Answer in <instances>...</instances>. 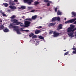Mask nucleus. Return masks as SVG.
I'll return each mask as SVG.
<instances>
[{
    "instance_id": "1",
    "label": "nucleus",
    "mask_w": 76,
    "mask_h": 76,
    "mask_svg": "<svg viewBox=\"0 0 76 76\" xmlns=\"http://www.w3.org/2000/svg\"><path fill=\"white\" fill-rule=\"evenodd\" d=\"M75 26L74 25L72 24L70 25V27H69L67 29V32H68L67 34L69 37H72L73 36L74 31L76 30V28H75Z\"/></svg>"
},
{
    "instance_id": "2",
    "label": "nucleus",
    "mask_w": 76,
    "mask_h": 76,
    "mask_svg": "<svg viewBox=\"0 0 76 76\" xmlns=\"http://www.w3.org/2000/svg\"><path fill=\"white\" fill-rule=\"evenodd\" d=\"M11 22H13L14 23H15V25H19L20 24V26H21L22 27H23V28H25L24 26H25V25L23 24V23H21V22H19L18 21V20L17 19H11Z\"/></svg>"
},
{
    "instance_id": "3",
    "label": "nucleus",
    "mask_w": 76,
    "mask_h": 76,
    "mask_svg": "<svg viewBox=\"0 0 76 76\" xmlns=\"http://www.w3.org/2000/svg\"><path fill=\"white\" fill-rule=\"evenodd\" d=\"M56 20L60 21V17H55L53 18L52 19V22H55V21H56Z\"/></svg>"
},
{
    "instance_id": "4",
    "label": "nucleus",
    "mask_w": 76,
    "mask_h": 76,
    "mask_svg": "<svg viewBox=\"0 0 76 76\" xmlns=\"http://www.w3.org/2000/svg\"><path fill=\"white\" fill-rule=\"evenodd\" d=\"M75 20H76V18L66 21L65 22V23L66 24L67 23H73V22H75Z\"/></svg>"
},
{
    "instance_id": "5",
    "label": "nucleus",
    "mask_w": 76,
    "mask_h": 76,
    "mask_svg": "<svg viewBox=\"0 0 76 76\" xmlns=\"http://www.w3.org/2000/svg\"><path fill=\"white\" fill-rule=\"evenodd\" d=\"M30 23H31V22L28 21H25L24 22L25 26L24 27H28V26H29V25H30Z\"/></svg>"
},
{
    "instance_id": "6",
    "label": "nucleus",
    "mask_w": 76,
    "mask_h": 76,
    "mask_svg": "<svg viewBox=\"0 0 76 76\" xmlns=\"http://www.w3.org/2000/svg\"><path fill=\"white\" fill-rule=\"evenodd\" d=\"M9 28H13V29H17L18 27L16 26H13V24L12 23H10V25L9 26Z\"/></svg>"
},
{
    "instance_id": "7",
    "label": "nucleus",
    "mask_w": 76,
    "mask_h": 76,
    "mask_svg": "<svg viewBox=\"0 0 76 76\" xmlns=\"http://www.w3.org/2000/svg\"><path fill=\"white\" fill-rule=\"evenodd\" d=\"M24 3H27L28 4H31L32 2H33V0H24Z\"/></svg>"
},
{
    "instance_id": "8",
    "label": "nucleus",
    "mask_w": 76,
    "mask_h": 76,
    "mask_svg": "<svg viewBox=\"0 0 76 76\" xmlns=\"http://www.w3.org/2000/svg\"><path fill=\"white\" fill-rule=\"evenodd\" d=\"M53 37H57L59 35L60 33L56 32V31H55L53 33Z\"/></svg>"
},
{
    "instance_id": "9",
    "label": "nucleus",
    "mask_w": 76,
    "mask_h": 76,
    "mask_svg": "<svg viewBox=\"0 0 76 76\" xmlns=\"http://www.w3.org/2000/svg\"><path fill=\"white\" fill-rule=\"evenodd\" d=\"M9 7L12 10H15V9H16V7L14 6H12V5H10L9 6Z\"/></svg>"
},
{
    "instance_id": "10",
    "label": "nucleus",
    "mask_w": 76,
    "mask_h": 76,
    "mask_svg": "<svg viewBox=\"0 0 76 76\" xmlns=\"http://www.w3.org/2000/svg\"><path fill=\"white\" fill-rule=\"evenodd\" d=\"M62 26H63L62 24H60L58 27V29H61L63 28Z\"/></svg>"
},
{
    "instance_id": "11",
    "label": "nucleus",
    "mask_w": 76,
    "mask_h": 76,
    "mask_svg": "<svg viewBox=\"0 0 76 76\" xmlns=\"http://www.w3.org/2000/svg\"><path fill=\"white\" fill-rule=\"evenodd\" d=\"M9 3L10 5H15V4L14 2L13 1H9Z\"/></svg>"
},
{
    "instance_id": "12",
    "label": "nucleus",
    "mask_w": 76,
    "mask_h": 76,
    "mask_svg": "<svg viewBox=\"0 0 76 76\" xmlns=\"http://www.w3.org/2000/svg\"><path fill=\"white\" fill-rule=\"evenodd\" d=\"M56 23H49V24H48V26L49 27L50 26H54L55 25H56Z\"/></svg>"
},
{
    "instance_id": "13",
    "label": "nucleus",
    "mask_w": 76,
    "mask_h": 76,
    "mask_svg": "<svg viewBox=\"0 0 76 76\" xmlns=\"http://www.w3.org/2000/svg\"><path fill=\"white\" fill-rule=\"evenodd\" d=\"M41 32V30H36L35 31V34H39Z\"/></svg>"
},
{
    "instance_id": "14",
    "label": "nucleus",
    "mask_w": 76,
    "mask_h": 76,
    "mask_svg": "<svg viewBox=\"0 0 76 76\" xmlns=\"http://www.w3.org/2000/svg\"><path fill=\"white\" fill-rule=\"evenodd\" d=\"M37 18V15H35L32 16L31 18L32 20H35Z\"/></svg>"
},
{
    "instance_id": "15",
    "label": "nucleus",
    "mask_w": 76,
    "mask_h": 76,
    "mask_svg": "<svg viewBox=\"0 0 76 76\" xmlns=\"http://www.w3.org/2000/svg\"><path fill=\"white\" fill-rule=\"evenodd\" d=\"M57 15L58 16H59V15H62V12H60V11L58 10L57 12Z\"/></svg>"
},
{
    "instance_id": "16",
    "label": "nucleus",
    "mask_w": 76,
    "mask_h": 76,
    "mask_svg": "<svg viewBox=\"0 0 76 76\" xmlns=\"http://www.w3.org/2000/svg\"><path fill=\"white\" fill-rule=\"evenodd\" d=\"M46 2H49L47 3V6H50V3H51V1H44V3H46Z\"/></svg>"
},
{
    "instance_id": "17",
    "label": "nucleus",
    "mask_w": 76,
    "mask_h": 76,
    "mask_svg": "<svg viewBox=\"0 0 76 76\" xmlns=\"http://www.w3.org/2000/svg\"><path fill=\"white\" fill-rule=\"evenodd\" d=\"M18 9H22V10H24V9H26V7L25 6H22L20 7H18Z\"/></svg>"
},
{
    "instance_id": "18",
    "label": "nucleus",
    "mask_w": 76,
    "mask_h": 76,
    "mask_svg": "<svg viewBox=\"0 0 76 76\" xmlns=\"http://www.w3.org/2000/svg\"><path fill=\"white\" fill-rule=\"evenodd\" d=\"M3 31L5 32H9V29H7V28H5L3 30Z\"/></svg>"
},
{
    "instance_id": "19",
    "label": "nucleus",
    "mask_w": 76,
    "mask_h": 76,
    "mask_svg": "<svg viewBox=\"0 0 76 76\" xmlns=\"http://www.w3.org/2000/svg\"><path fill=\"white\" fill-rule=\"evenodd\" d=\"M0 13H1L3 16H6V15L4 14V12H2V10L0 11Z\"/></svg>"
},
{
    "instance_id": "20",
    "label": "nucleus",
    "mask_w": 76,
    "mask_h": 76,
    "mask_svg": "<svg viewBox=\"0 0 76 76\" xmlns=\"http://www.w3.org/2000/svg\"><path fill=\"white\" fill-rule=\"evenodd\" d=\"M73 50H75V51H73L72 52L73 54H76V48H73Z\"/></svg>"
},
{
    "instance_id": "21",
    "label": "nucleus",
    "mask_w": 76,
    "mask_h": 76,
    "mask_svg": "<svg viewBox=\"0 0 76 76\" xmlns=\"http://www.w3.org/2000/svg\"><path fill=\"white\" fill-rule=\"evenodd\" d=\"M72 17H74V16H76V13L75 12H72Z\"/></svg>"
},
{
    "instance_id": "22",
    "label": "nucleus",
    "mask_w": 76,
    "mask_h": 76,
    "mask_svg": "<svg viewBox=\"0 0 76 76\" xmlns=\"http://www.w3.org/2000/svg\"><path fill=\"white\" fill-rule=\"evenodd\" d=\"M15 31H16L17 33L18 34H21V33L19 31V29H17L15 30Z\"/></svg>"
},
{
    "instance_id": "23",
    "label": "nucleus",
    "mask_w": 76,
    "mask_h": 76,
    "mask_svg": "<svg viewBox=\"0 0 76 76\" xmlns=\"http://www.w3.org/2000/svg\"><path fill=\"white\" fill-rule=\"evenodd\" d=\"M3 29H4V26L3 25H1L0 26V31L2 30Z\"/></svg>"
},
{
    "instance_id": "24",
    "label": "nucleus",
    "mask_w": 76,
    "mask_h": 76,
    "mask_svg": "<svg viewBox=\"0 0 76 76\" xmlns=\"http://www.w3.org/2000/svg\"><path fill=\"white\" fill-rule=\"evenodd\" d=\"M16 16L15 15H13L12 16H11V17H10V18L12 19H15V18H16Z\"/></svg>"
},
{
    "instance_id": "25",
    "label": "nucleus",
    "mask_w": 76,
    "mask_h": 76,
    "mask_svg": "<svg viewBox=\"0 0 76 76\" xmlns=\"http://www.w3.org/2000/svg\"><path fill=\"white\" fill-rule=\"evenodd\" d=\"M39 38L41 39H44V37L42 36H39Z\"/></svg>"
},
{
    "instance_id": "26",
    "label": "nucleus",
    "mask_w": 76,
    "mask_h": 76,
    "mask_svg": "<svg viewBox=\"0 0 76 76\" xmlns=\"http://www.w3.org/2000/svg\"><path fill=\"white\" fill-rule=\"evenodd\" d=\"M3 5H4L5 7H7V6H9V4L6 3H4L3 4Z\"/></svg>"
},
{
    "instance_id": "27",
    "label": "nucleus",
    "mask_w": 76,
    "mask_h": 76,
    "mask_svg": "<svg viewBox=\"0 0 76 76\" xmlns=\"http://www.w3.org/2000/svg\"><path fill=\"white\" fill-rule=\"evenodd\" d=\"M26 20H29V21H31L32 20V19L31 18H26L25 19Z\"/></svg>"
},
{
    "instance_id": "28",
    "label": "nucleus",
    "mask_w": 76,
    "mask_h": 76,
    "mask_svg": "<svg viewBox=\"0 0 76 76\" xmlns=\"http://www.w3.org/2000/svg\"><path fill=\"white\" fill-rule=\"evenodd\" d=\"M39 3V2L38 1H35L34 2V5H37V4H38Z\"/></svg>"
},
{
    "instance_id": "29",
    "label": "nucleus",
    "mask_w": 76,
    "mask_h": 76,
    "mask_svg": "<svg viewBox=\"0 0 76 76\" xmlns=\"http://www.w3.org/2000/svg\"><path fill=\"white\" fill-rule=\"evenodd\" d=\"M34 34L33 33H31L29 35V37H32V36H34Z\"/></svg>"
},
{
    "instance_id": "30",
    "label": "nucleus",
    "mask_w": 76,
    "mask_h": 76,
    "mask_svg": "<svg viewBox=\"0 0 76 76\" xmlns=\"http://www.w3.org/2000/svg\"><path fill=\"white\" fill-rule=\"evenodd\" d=\"M21 29L22 30V31H25V32H29V30H22L23 29V28H21Z\"/></svg>"
},
{
    "instance_id": "31",
    "label": "nucleus",
    "mask_w": 76,
    "mask_h": 76,
    "mask_svg": "<svg viewBox=\"0 0 76 76\" xmlns=\"http://www.w3.org/2000/svg\"><path fill=\"white\" fill-rule=\"evenodd\" d=\"M32 38V39H34V38H37V36L36 35H33Z\"/></svg>"
},
{
    "instance_id": "32",
    "label": "nucleus",
    "mask_w": 76,
    "mask_h": 76,
    "mask_svg": "<svg viewBox=\"0 0 76 76\" xmlns=\"http://www.w3.org/2000/svg\"><path fill=\"white\" fill-rule=\"evenodd\" d=\"M69 54V51H67L64 54L65 56H67Z\"/></svg>"
},
{
    "instance_id": "33",
    "label": "nucleus",
    "mask_w": 76,
    "mask_h": 76,
    "mask_svg": "<svg viewBox=\"0 0 76 76\" xmlns=\"http://www.w3.org/2000/svg\"><path fill=\"white\" fill-rule=\"evenodd\" d=\"M53 33V31L51 30H50L49 32V34H52Z\"/></svg>"
},
{
    "instance_id": "34",
    "label": "nucleus",
    "mask_w": 76,
    "mask_h": 76,
    "mask_svg": "<svg viewBox=\"0 0 76 76\" xmlns=\"http://www.w3.org/2000/svg\"><path fill=\"white\" fill-rule=\"evenodd\" d=\"M55 12H57V7H56L55 8Z\"/></svg>"
},
{
    "instance_id": "35",
    "label": "nucleus",
    "mask_w": 76,
    "mask_h": 76,
    "mask_svg": "<svg viewBox=\"0 0 76 76\" xmlns=\"http://www.w3.org/2000/svg\"><path fill=\"white\" fill-rule=\"evenodd\" d=\"M2 22H3V20L0 18V22H1L0 24H1V23H1Z\"/></svg>"
},
{
    "instance_id": "36",
    "label": "nucleus",
    "mask_w": 76,
    "mask_h": 76,
    "mask_svg": "<svg viewBox=\"0 0 76 76\" xmlns=\"http://www.w3.org/2000/svg\"><path fill=\"white\" fill-rule=\"evenodd\" d=\"M42 28V26H39V27H37V28L38 29H40V28Z\"/></svg>"
},
{
    "instance_id": "37",
    "label": "nucleus",
    "mask_w": 76,
    "mask_h": 76,
    "mask_svg": "<svg viewBox=\"0 0 76 76\" xmlns=\"http://www.w3.org/2000/svg\"><path fill=\"white\" fill-rule=\"evenodd\" d=\"M14 2H18V0H14Z\"/></svg>"
},
{
    "instance_id": "38",
    "label": "nucleus",
    "mask_w": 76,
    "mask_h": 76,
    "mask_svg": "<svg viewBox=\"0 0 76 76\" xmlns=\"http://www.w3.org/2000/svg\"><path fill=\"white\" fill-rule=\"evenodd\" d=\"M35 12V10H33L31 11V12Z\"/></svg>"
},
{
    "instance_id": "39",
    "label": "nucleus",
    "mask_w": 76,
    "mask_h": 76,
    "mask_svg": "<svg viewBox=\"0 0 76 76\" xmlns=\"http://www.w3.org/2000/svg\"><path fill=\"white\" fill-rule=\"evenodd\" d=\"M74 24H76V21H75L74 23Z\"/></svg>"
},
{
    "instance_id": "40",
    "label": "nucleus",
    "mask_w": 76,
    "mask_h": 76,
    "mask_svg": "<svg viewBox=\"0 0 76 76\" xmlns=\"http://www.w3.org/2000/svg\"><path fill=\"white\" fill-rule=\"evenodd\" d=\"M44 1H48L49 0H43Z\"/></svg>"
},
{
    "instance_id": "41",
    "label": "nucleus",
    "mask_w": 76,
    "mask_h": 76,
    "mask_svg": "<svg viewBox=\"0 0 76 76\" xmlns=\"http://www.w3.org/2000/svg\"><path fill=\"white\" fill-rule=\"evenodd\" d=\"M67 51V50H64V51Z\"/></svg>"
},
{
    "instance_id": "42",
    "label": "nucleus",
    "mask_w": 76,
    "mask_h": 76,
    "mask_svg": "<svg viewBox=\"0 0 76 76\" xmlns=\"http://www.w3.org/2000/svg\"><path fill=\"white\" fill-rule=\"evenodd\" d=\"M64 20H66V18H65L64 19Z\"/></svg>"
},
{
    "instance_id": "43",
    "label": "nucleus",
    "mask_w": 76,
    "mask_h": 76,
    "mask_svg": "<svg viewBox=\"0 0 76 76\" xmlns=\"http://www.w3.org/2000/svg\"><path fill=\"white\" fill-rule=\"evenodd\" d=\"M25 18V17H24V16H23V18Z\"/></svg>"
},
{
    "instance_id": "44",
    "label": "nucleus",
    "mask_w": 76,
    "mask_h": 76,
    "mask_svg": "<svg viewBox=\"0 0 76 76\" xmlns=\"http://www.w3.org/2000/svg\"><path fill=\"white\" fill-rule=\"evenodd\" d=\"M40 19H42V17H40Z\"/></svg>"
},
{
    "instance_id": "45",
    "label": "nucleus",
    "mask_w": 76,
    "mask_h": 76,
    "mask_svg": "<svg viewBox=\"0 0 76 76\" xmlns=\"http://www.w3.org/2000/svg\"><path fill=\"white\" fill-rule=\"evenodd\" d=\"M75 36L76 37V34H75Z\"/></svg>"
},
{
    "instance_id": "46",
    "label": "nucleus",
    "mask_w": 76,
    "mask_h": 76,
    "mask_svg": "<svg viewBox=\"0 0 76 76\" xmlns=\"http://www.w3.org/2000/svg\"><path fill=\"white\" fill-rule=\"evenodd\" d=\"M18 4H19V3H18Z\"/></svg>"
}]
</instances>
